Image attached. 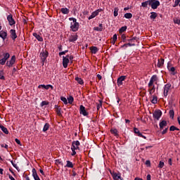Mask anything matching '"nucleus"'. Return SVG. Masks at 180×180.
<instances>
[{
  "mask_svg": "<svg viewBox=\"0 0 180 180\" xmlns=\"http://www.w3.org/2000/svg\"><path fill=\"white\" fill-rule=\"evenodd\" d=\"M69 20H72L70 24V29H72V32H77L79 27V23L77 22V19L74 18H70Z\"/></svg>",
  "mask_w": 180,
  "mask_h": 180,
  "instance_id": "obj_1",
  "label": "nucleus"
},
{
  "mask_svg": "<svg viewBox=\"0 0 180 180\" xmlns=\"http://www.w3.org/2000/svg\"><path fill=\"white\" fill-rule=\"evenodd\" d=\"M49 57V51H42L40 53V58H41V61L42 63V65H44V63L47 61V58Z\"/></svg>",
  "mask_w": 180,
  "mask_h": 180,
  "instance_id": "obj_2",
  "label": "nucleus"
},
{
  "mask_svg": "<svg viewBox=\"0 0 180 180\" xmlns=\"http://www.w3.org/2000/svg\"><path fill=\"white\" fill-rule=\"evenodd\" d=\"M160 1L158 0H150L149 6H151L152 9H157L160 6Z\"/></svg>",
  "mask_w": 180,
  "mask_h": 180,
  "instance_id": "obj_3",
  "label": "nucleus"
},
{
  "mask_svg": "<svg viewBox=\"0 0 180 180\" xmlns=\"http://www.w3.org/2000/svg\"><path fill=\"white\" fill-rule=\"evenodd\" d=\"M103 9L102 8H98L95 11L91 13V15L89 17V20H91V19H94V18H96L98 15H99V12H103Z\"/></svg>",
  "mask_w": 180,
  "mask_h": 180,
  "instance_id": "obj_4",
  "label": "nucleus"
},
{
  "mask_svg": "<svg viewBox=\"0 0 180 180\" xmlns=\"http://www.w3.org/2000/svg\"><path fill=\"white\" fill-rule=\"evenodd\" d=\"M16 61V57L15 56H13L10 60L7 61L6 63V67H8L11 68V67L13 66V64H15Z\"/></svg>",
  "mask_w": 180,
  "mask_h": 180,
  "instance_id": "obj_5",
  "label": "nucleus"
},
{
  "mask_svg": "<svg viewBox=\"0 0 180 180\" xmlns=\"http://www.w3.org/2000/svg\"><path fill=\"white\" fill-rule=\"evenodd\" d=\"M7 20L10 26H13V25H15L16 23V21H15V19H13V15L12 14L7 16Z\"/></svg>",
  "mask_w": 180,
  "mask_h": 180,
  "instance_id": "obj_6",
  "label": "nucleus"
},
{
  "mask_svg": "<svg viewBox=\"0 0 180 180\" xmlns=\"http://www.w3.org/2000/svg\"><path fill=\"white\" fill-rule=\"evenodd\" d=\"M162 115V112L161 110H158L153 112V117L156 119V120H160V117H161Z\"/></svg>",
  "mask_w": 180,
  "mask_h": 180,
  "instance_id": "obj_7",
  "label": "nucleus"
},
{
  "mask_svg": "<svg viewBox=\"0 0 180 180\" xmlns=\"http://www.w3.org/2000/svg\"><path fill=\"white\" fill-rule=\"evenodd\" d=\"M68 55L63 57V65L64 68H67L68 67V63H70V59H68Z\"/></svg>",
  "mask_w": 180,
  "mask_h": 180,
  "instance_id": "obj_8",
  "label": "nucleus"
},
{
  "mask_svg": "<svg viewBox=\"0 0 180 180\" xmlns=\"http://www.w3.org/2000/svg\"><path fill=\"white\" fill-rule=\"evenodd\" d=\"M157 79H158L157 75H153L150 79L148 86L149 88H151V86H153V85H154V82H155V81H157Z\"/></svg>",
  "mask_w": 180,
  "mask_h": 180,
  "instance_id": "obj_9",
  "label": "nucleus"
},
{
  "mask_svg": "<svg viewBox=\"0 0 180 180\" xmlns=\"http://www.w3.org/2000/svg\"><path fill=\"white\" fill-rule=\"evenodd\" d=\"M171 89V84H167L164 87V96H168V92H169V89Z\"/></svg>",
  "mask_w": 180,
  "mask_h": 180,
  "instance_id": "obj_10",
  "label": "nucleus"
},
{
  "mask_svg": "<svg viewBox=\"0 0 180 180\" xmlns=\"http://www.w3.org/2000/svg\"><path fill=\"white\" fill-rule=\"evenodd\" d=\"M79 145L80 143L79 142V141H74L72 143L71 148H73V150H79Z\"/></svg>",
  "mask_w": 180,
  "mask_h": 180,
  "instance_id": "obj_11",
  "label": "nucleus"
},
{
  "mask_svg": "<svg viewBox=\"0 0 180 180\" xmlns=\"http://www.w3.org/2000/svg\"><path fill=\"white\" fill-rule=\"evenodd\" d=\"M79 113L80 115H83V116H88V112H86L85 107L82 105L79 107Z\"/></svg>",
  "mask_w": 180,
  "mask_h": 180,
  "instance_id": "obj_12",
  "label": "nucleus"
},
{
  "mask_svg": "<svg viewBox=\"0 0 180 180\" xmlns=\"http://www.w3.org/2000/svg\"><path fill=\"white\" fill-rule=\"evenodd\" d=\"M10 34L12 40H16V39H18V35H16V30H11Z\"/></svg>",
  "mask_w": 180,
  "mask_h": 180,
  "instance_id": "obj_13",
  "label": "nucleus"
},
{
  "mask_svg": "<svg viewBox=\"0 0 180 180\" xmlns=\"http://www.w3.org/2000/svg\"><path fill=\"white\" fill-rule=\"evenodd\" d=\"M126 79V76H120L117 79V85L118 86H121V85H123V81Z\"/></svg>",
  "mask_w": 180,
  "mask_h": 180,
  "instance_id": "obj_14",
  "label": "nucleus"
},
{
  "mask_svg": "<svg viewBox=\"0 0 180 180\" xmlns=\"http://www.w3.org/2000/svg\"><path fill=\"white\" fill-rule=\"evenodd\" d=\"M32 176L34 180H40V177H39V175L37 174V172H36V169H32Z\"/></svg>",
  "mask_w": 180,
  "mask_h": 180,
  "instance_id": "obj_15",
  "label": "nucleus"
},
{
  "mask_svg": "<svg viewBox=\"0 0 180 180\" xmlns=\"http://www.w3.org/2000/svg\"><path fill=\"white\" fill-rule=\"evenodd\" d=\"M78 40V35L75 34V35H71L69 38V41L74 43V41H77Z\"/></svg>",
  "mask_w": 180,
  "mask_h": 180,
  "instance_id": "obj_16",
  "label": "nucleus"
},
{
  "mask_svg": "<svg viewBox=\"0 0 180 180\" xmlns=\"http://www.w3.org/2000/svg\"><path fill=\"white\" fill-rule=\"evenodd\" d=\"M167 69L169 71H171L172 75H175V68L174 67H171V63H167Z\"/></svg>",
  "mask_w": 180,
  "mask_h": 180,
  "instance_id": "obj_17",
  "label": "nucleus"
},
{
  "mask_svg": "<svg viewBox=\"0 0 180 180\" xmlns=\"http://www.w3.org/2000/svg\"><path fill=\"white\" fill-rule=\"evenodd\" d=\"M0 129L1 130V131H3V133H4V134H9V131H8V129L5 127H4V125H2L1 124H0Z\"/></svg>",
  "mask_w": 180,
  "mask_h": 180,
  "instance_id": "obj_18",
  "label": "nucleus"
},
{
  "mask_svg": "<svg viewBox=\"0 0 180 180\" xmlns=\"http://www.w3.org/2000/svg\"><path fill=\"white\" fill-rule=\"evenodd\" d=\"M167 121H165V120H162V122H160L159 124L160 130H163L164 127H165V126H167Z\"/></svg>",
  "mask_w": 180,
  "mask_h": 180,
  "instance_id": "obj_19",
  "label": "nucleus"
},
{
  "mask_svg": "<svg viewBox=\"0 0 180 180\" xmlns=\"http://www.w3.org/2000/svg\"><path fill=\"white\" fill-rule=\"evenodd\" d=\"M6 36H8V33L5 31H1L0 32V37L3 39V40H5L6 39Z\"/></svg>",
  "mask_w": 180,
  "mask_h": 180,
  "instance_id": "obj_20",
  "label": "nucleus"
},
{
  "mask_svg": "<svg viewBox=\"0 0 180 180\" xmlns=\"http://www.w3.org/2000/svg\"><path fill=\"white\" fill-rule=\"evenodd\" d=\"M90 50H91L92 54H96V53H98V51H99V49L96 46H91L90 48Z\"/></svg>",
  "mask_w": 180,
  "mask_h": 180,
  "instance_id": "obj_21",
  "label": "nucleus"
},
{
  "mask_svg": "<svg viewBox=\"0 0 180 180\" xmlns=\"http://www.w3.org/2000/svg\"><path fill=\"white\" fill-rule=\"evenodd\" d=\"M103 25L101 23L99 24L98 27H94V30H96V32H102V30H103Z\"/></svg>",
  "mask_w": 180,
  "mask_h": 180,
  "instance_id": "obj_22",
  "label": "nucleus"
},
{
  "mask_svg": "<svg viewBox=\"0 0 180 180\" xmlns=\"http://www.w3.org/2000/svg\"><path fill=\"white\" fill-rule=\"evenodd\" d=\"M34 37L38 40V41H43V37L39 35L37 33H33Z\"/></svg>",
  "mask_w": 180,
  "mask_h": 180,
  "instance_id": "obj_23",
  "label": "nucleus"
},
{
  "mask_svg": "<svg viewBox=\"0 0 180 180\" xmlns=\"http://www.w3.org/2000/svg\"><path fill=\"white\" fill-rule=\"evenodd\" d=\"M162 65H164V58H161L160 60H158L157 67H158V68H161Z\"/></svg>",
  "mask_w": 180,
  "mask_h": 180,
  "instance_id": "obj_24",
  "label": "nucleus"
},
{
  "mask_svg": "<svg viewBox=\"0 0 180 180\" xmlns=\"http://www.w3.org/2000/svg\"><path fill=\"white\" fill-rule=\"evenodd\" d=\"M112 178L113 179L115 180H123V178H122V176H120V174H117L116 173H115L113 175H112Z\"/></svg>",
  "mask_w": 180,
  "mask_h": 180,
  "instance_id": "obj_25",
  "label": "nucleus"
},
{
  "mask_svg": "<svg viewBox=\"0 0 180 180\" xmlns=\"http://www.w3.org/2000/svg\"><path fill=\"white\" fill-rule=\"evenodd\" d=\"M60 12H62L63 15H68V13H70V10L67 8H62Z\"/></svg>",
  "mask_w": 180,
  "mask_h": 180,
  "instance_id": "obj_26",
  "label": "nucleus"
},
{
  "mask_svg": "<svg viewBox=\"0 0 180 180\" xmlns=\"http://www.w3.org/2000/svg\"><path fill=\"white\" fill-rule=\"evenodd\" d=\"M110 133L112 134H114L115 136V137H117L119 136V131L116 129H112L110 130Z\"/></svg>",
  "mask_w": 180,
  "mask_h": 180,
  "instance_id": "obj_27",
  "label": "nucleus"
},
{
  "mask_svg": "<svg viewBox=\"0 0 180 180\" xmlns=\"http://www.w3.org/2000/svg\"><path fill=\"white\" fill-rule=\"evenodd\" d=\"M148 5L150 6V0H148L145 2H142L141 3V6L143 8H147V6H148Z\"/></svg>",
  "mask_w": 180,
  "mask_h": 180,
  "instance_id": "obj_28",
  "label": "nucleus"
},
{
  "mask_svg": "<svg viewBox=\"0 0 180 180\" xmlns=\"http://www.w3.org/2000/svg\"><path fill=\"white\" fill-rule=\"evenodd\" d=\"M124 18L126 19H131V18H133V14L131 13H127L124 14Z\"/></svg>",
  "mask_w": 180,
  "mask_h": 180,
  "instance_id": "obj_29",
  "label": "nucleus"
},
{
  "mask_svg": "<svg viewBox=\"0 0 180 180\" xmlns=\"http://www.w3.org/2000/svg\"><path fill=\"white\" fill-rule=\"evenodd\" d=\"M157 16H158V14H157V13L151 12L150 15V19H155L157 18Z\"/></svg>",
  "mask_w": 180,
  "mask_h": 180,
  "instance_id": "obj_30",
  "label": "nucleus"
},
{
  "mask_svg": "<svg viewBox=\"0 0 180 180\" xmlns=\"http://www.w3.org/2000/svg\"><path fill=\"white\" fill-rule=\"evenodd\" d=\"M49 128H50V124L46 123L44 126L43 131H47V130H49Z\"/></svg>",
  "mask_w": 180,
  "mask_h": 180,
  "instance_id": "obj_31",
  "label": "nucleus"
},
{
  "mask_svg": "<svg viewBox=\"0 0 180 180\" xmlns=\"http://www.w3.org/2000/svg\"><path fill=\"white\" fill-rule=\"evenodd\" d=\"M66 162H67L66 167H67L68 168H73V167H74V165H72V163L71 162V161L68 160Z\"/></svg>",
  "mask_w": 180,
  "mask_h": 180,
  "instance_id": "obj_32",
  "label": "nucleus"
},
{
  "mask_svg": "<svg viewBox=\"0 0 180 180\" xmlns=\"http://www.w3.org/2000/svg\"><path fill=\"white\" fill-rule=\"evenodd\" d=\"M134 131L135 134H137V136H139V137H140V136H142V134L140 132V130H139V129L137 128L134 129Z\"/></svg>",
  "mask_w": 180,
  "mask_h": 180,
  "instance_id": "obj_33",
  "label": "nucleus"
},
{
  "mask_svg": "<svg viewBox=\"0 0 180 180\" xmlns=\"http://www.w3.org/2000/svg\"><path fill=\"white\" fill-rule=\"evenodd\" d=\"M9 57H11L9 53H6L3 54V58L5 59L6 61L8 60V58H9Z\"/></svg>",
  "mask_w": 180,
  "mask_h": 180,
  "instance_id": "obj_34",
  "label": "nucleus"
},
{
  "mask_svg": "<svg viewBox=\"0 0 180 180\" xmlns=\"http://www.w3.org/2000/svg\"><path fill=\"white\" fill-rule=\"evenodd\" d=\"M75 79L77 80L78 84H79L80 85H82L84 84V80H82V79L79 77H75Z\"/></svg>",
  "mask_w": 180,
  "mask_h": 180,
  "instance_id": "obj_35",
  "label": "nucleus"
},
{
  "mask_svg": "<svg viewBox=\"0 0 180 180\" xmlns=\"http://www.w3.org/2000/svg\"><path fill=\"white\" fill-rule=\"evenodd\" d=\"M60 101H62L65 105H68V101H67L65 97H60Z\"/></svg>",
  "mask_w": 180,
  "mask_h": 180,
  "instance_id": "obj_36",
  "label": "nucleus"
},
{
  "mask_svg": "<svg viewBox=\"0 0 180 180\" xmlns=\"http://www.w3.org/2000/svg\"><path fill=\"white\" fill-rule=\"evenodd\" d=\"M119 15V8L117 7L114 8V16L116 18Z\"/></svg>",
  "mask_w": 180,
  "mask_h": 180,
  "instance_id": "obj_37",
  "label": "nucleus"
},
{
  "mask_svg": "<svg viewBox=\"0 0 180 180\" xmlns=\"http://www.w3.org/2000/svg\"><path fill=\"white\" fill-rule=\"evenodd\" d=\"M151 103H153V105H155V103H157V96H153Z\"/></svg>",
  "mask_w": 180,
  "mask_h": 180,
  "instance_id": "obj_38",
  "label": "nucleus"
},
{
  "mask_svg": "<svg viewBox=\"0 0 180 180\" xmlns=\"http://www.w3.org/2000/svg\"><path fill=\"white\" fill-rule=\"evenodd\" d=\"M127 30V27L124 26L120 29L119 32H120V33H123V32H126Z\"/></svg>",
  "mask_w": 180,
  "mask_h": 180,
  "instance_id": "obj_39",
  "label": "nucleus"
},
{
  "mask_svg": "<svg viewBox=\"0 0 180 180\" xmlns=\"http://www.w3.org/2000/svg\"><path fill=\"white\" fill-rule=\"evenodd\" d=\"M68 103L71 105L72 102H74V97L70 96L69 98H68Z\"/></svg>",
  "mask_w": 180,
  "mask_h": 180,
  "instance_id": "obj_40",
  "label": "nucleus"
},
{
  "mask_svg": "<svg viewBox=\"0 0 180 180\" xmlns=\"http://www.w3.org/2000/svg\"><path fill=\"white\" fill-rule=\"evenodd\" d=\"M11 163L12 164L13 167L17 169V171H19V167H18V165L13 162V160H11Z\"/></svg>",
  "mask_w": 180,
  "mask_h": 180,
  "instance_id": "obj_41",
  "label": "nucleus"
},
{
  "mask_svg": "<svg viewBox=\"0 0 180 180\" xmlns=\"http://www.w3.org/2000/svg\"><path fill=\"white\" fill-rule=\"evenodd\" d=\"M154 92H155V86H153L152 87V89H150L149 94H150V95H153V94H154Z\"/></svg>",
  "mask_w": 180,
  "mask_h": 180,
  "instance_id": "obj_42",
  "label": "nucleus"
},
{
  "mask_svg": "<svg viewBox=\"0 0 180 180\" xmlns=\"http://www.w3.org/2000/svg\"><path fill=\"white\" fill-rule=\"evenodd\" d=\"M0 79L5 80V76H4V70H0Z\"/></svg>",
  "mask_w": 180,
  "mask_h": 180,
  "instance_id": "obj_43",
  "label": "nucleus"
},
{
  "mask_svg": "<svg viewBox=\"0 0 180 180\" xmlns=\"http://www.w3.org/2000/svg\"><path fill=\"white\" fill-rule=\"evenodd\" d=\"M116 40H117V35L115 34L112 37V43L115 44L116 43Z\"/></svg>",
  "mask_w": 180,
  "mask_h": 180,
  "instance_id": "obj_44",
  "label": "nucleus"
},
{
  "mask_svg": "<svg viewBox=\"0 0 180 180\" xmlns=\"http://www.w3.org/2000/svg\"><path fill=\"white\" fill-rule=\"evenodd\" d=\"M169 113V116H170L171 119H174V110H170Z\"/></svg>",
  "mask_w": 180,
  "mask_h": 180,
  "instance_id": "obj_45",
  "label": "nucleus"
},
{
  "mask_svg": "<svg viewBox=\"0 0 180 180\" xmlns=\"http://www.w3.org/2000/svg\"><path fill=\"white\" fill-rule=\"evenodd\" d=\"M41 107L43 108V106H46L47 105H49V102L48 101H44L41 103Z\"/></svg>",
  "mask_w": 180,
  "mask_h": 180,
  "instance_id": "obj_46",
  "label": "nucleus"
},
{
  "mask_svg": "<svg viewBox=\"0 0 180 180\" xmlns=\"http://www.w3.org/2000/svg\"><path fill=\"white\" fill-rule=\"evenodd\" d=\"M6 63V60L5 59H4V58L0 59V64H1V65H5Z\"/></svg>",
  "mask_w": 180,
  "mask_h": 180,
  "instance_id": "obj_47",
  "label": "nucleus"
},
{
  "mask_svg": "<svg viewBox=\"0 0 180 180\" xmlns=\"http://www.w3.org/2000/svg\"><path fill=\"white\" fill-rule=\"evenodd\" d=\"M102 108V102H100L99 103H97L96 105V109L97 110H99Z\"/></svg>",
  "mask_w": 180,
  "mask_h": 180,
  "instance_id": "obj_48",
  "label": "nucleus"
},
{
  "mask_svg": "<svg viewBox=\"0 0 180 180\" xmlns=\"http://www.w3.org/2000/svg\"><path fill=\"white\" fill-rule=\"evenodd\" d=\"M121 39H122L123 43H126V41L127 40V39H126V35L122 34V37H121Z\"/></svg>",
  "mask_w": 180,
  "mask_h": 180,
  "instance_id": "obj_49",
  "label": "nucleus"
},
{
  "mask_svg": "<svg viewBox=\"0 0 180 180\" xmlns=\"http://www.w3.org/2000/svg\"><path fill=\"white\" fill-rule=\"evenodd\" d=\"M174 22L176 23V25H180V19H178V18L174 19Z\"/></svg>",
  "mask_w": 180,
  "mask_h": 180,
  "instance_id": "obj_50",
  "label": "nucleus"
},
{
  "mask_svg": "<svg viewBox=\"0 0 180 180\" xmlns=\"http://www.w3.org/2000/svg\"><path fill=\"white\" fill-rule=\"evenodd\" d=\"M159 168H164V162L160 161L158 165Z\"/></svg>",
  "mask_w": 180,
  "mask_h": 180,
  "instance_id": "obj_51",
  "label": "nucleus"
},
{
  "mask_svg": "<svg viewBox=\"0 0 180 180\" xmlns=\"http://www.w3.org/2000/svg\"><path fill=\"white\" fill-rule=\"evenodd\" d=\"M56 113L60 116L61 115V108L56 109Z\"/></svg>",
  "mask_w": 180,
  "mask_h": 180,
  "instance_id": "obj_52",
  "label": "nucleus"
},
{
  "mask_svg": "<svg viewBox=\"0 0 180 180\" xmlns=\"http://www.w3.org/2000/svg\"><path fill=\"white\" fill-rule=\"evenodd\" d=\"M50 88L53 89V86L51 84L45 85V89H50Z\"/></svg>",
  "mask_w": 180,
  "mask_h": 180,
  "instance_id": "obj_53",
  "label": "nucleus"
},
{
  "mask_svg": "<svg viewBox=\"0 0 180 180\" xmlns=\"http://www.w3.org/2000/svg\"><path fill=\"white\" fill-rule=\"evenodd\" d=\"M175 129H176V127L172 125L170 127L169 130L170 131H175Z\"/></svg>",
  "mask_w": 180,
  "mask_h": 180,
  "instance_id": "obj_54",
  "label": "nucleus"
},
{
  "mask_svg": "<svg viewBox=\"0 0 180 180\" xmlns=\"http://www.w3.org/2000/svg\"><path fill=\"white\" fill-rule=\"evenodd\" d=\"M145 164L147 167H151V162L150 160H146Z\"/></svg>",
  "mask_w": 180,
  "mask_h": 180,
  "instance_id": "obj_55",
  "label": "nucleus"
},
{
  "mask_svg": "<svg viewBox=\"0 0 180 180\" xmlns=\"http://www.w3.org/2000/svg\"><path fill=\"white\" fill-rule=\"evenodd\" d=\"M66 53H68V50H65L64 51L60 52L59 56H64V54H66Z\"/></svg>",
  "mask_w": 180,
  "mask_h": 180,
  "instance_id": "obj_56",
  "label": "nucleus"
},
{
  "mask_svg": "<svg viewBox=\"0 0 180 180\" xmlns=\"http://www.w3.org/2000/svg\"><path fill=\"white\" fill-rule=\"evenodd\" d=\"M71 150H72V156L75 155V154H77V152H75V150H76V149H74V148H71Z\"/></svg>",
  "mask_w": 180,
  "mask_h": 180,
  "instance_id": "obj_57",
  "label": "nucleus"
},
{
  "mask_svg": "<svg viewBox=\"0 0 180 180\" xmlns=\"http://www.w3.org/2000/svg\"><path fill=\"white\" fill-rule=\"evenodd\" d=\"M180 0H175L174 6H178L179 5Z\"/></svg>",
  "mask_w": 180,
  "mask_h": 180,
  "instance_id": "obj_58",
  "label": "nucleus"
},
{
  "mask_svg": "<svg viewBox=\"0 0 180 180\" xmlns=\"http://www.w3.org/2000/svg\"><path fill=\"white\" fill-rule=\"evenodd\" d=\"M38 88H44V89H45V88H46V85L45 84H40V85H39L38 86Z\"/></svg>",
  "mask_w": 180,
  "mask_h": 180,
  "instance_id": "obj_59",
  "label": "nucleus"
},
{
  "mask_svg": "<svg viewBox=\"0 0 180 180\" xmlns=\"http://www.w3.org/2000/svg\"><path fill=\"white\" fill-rule=\"evenodd\" d=\"M1 147H2V148H6V149H8V145H6V144H5V145H4V144H1Z\"/></svg>",
  "mask_w": 180,
  "mask_h": 180,
  "instance_id": "obj_60",
  "label": "nucleus"
},
{
  "mask_svg": "<svg viewBox=\"0 0 180 180\" xmlns=\"http://www.w3.org/2000/svg\"><path fill=\"white\" fill-rule=\"evenodd\" d=\"M167 131H168V128H166L165 129H164L162 131V134H165L167 133Z\"/></svg>",
  "mask_w": 180,
  "mask_h": 180,
  "instance_id": "obj_61",
  "label": "nucleus"
},
{
  "mask_svg": "<svg viewBox=\"0 0 180 180\" xmlns=\"http://www.w3.org/2000/svg\"><path fill=\"white\" fill-rule=\"evenodd\" d=\"M168 164H169V165H172V159L169 158L168 160Z\"/></svg>",
  "mask_w": 180,
  "mask_h": 180,
  "instance_id": "obj_62",
  "label": "nucleus"
},
{
  "mask_svg": "<svg viewBox=\"0 0 180 180\" xmlns=\"http://www.w3.org/2000/svg\"><path fill=\"white\" fill-rule=\"evenodd\" d=\"M15 143H17V144L20 145V141L19 139H15Z\"/></svg>",
  "mask_w": 180,
  "mask_h": 180,
  "instance_id": "obj_63",
  "label": "nucleus"
},
{
  "mask_svg": "<svg viewBox=\"0 0 180 180\" xmlns=\"http://www.w3.org/2000/svg\"><path fill=\"white\" fill-rule=\"evenodd\" d=\"M9 179L11 180H15V178H13V176H12V175L9 174L8 175Z\"/></svg>",
  "mask_w": 180,
  "mask_h": 180,
  "instance_id": "obj_64",
  "label": "nucleus"
}]
</instances>
